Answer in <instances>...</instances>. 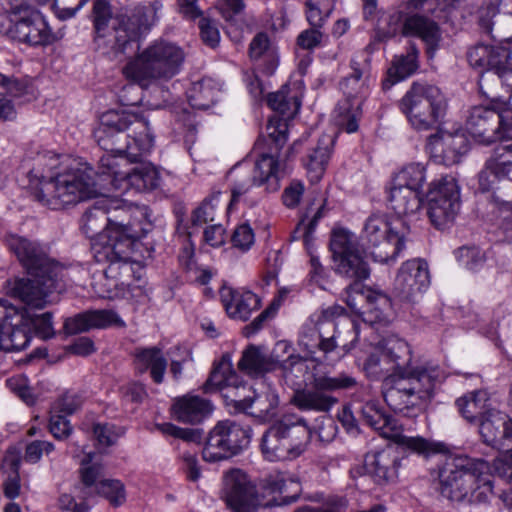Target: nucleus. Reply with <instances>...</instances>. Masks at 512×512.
Segmentation results:
<instances>
[{"label":"nucleus","instance_id":"obj_1","mask_svg":"<svg viewBox=\"0 0 512 512\" xmlns=\"http://www.w3.org/2000/svg\"><path fill=\"white\" fill-rule=\"evenodd\" d=\"M9 250L25 268L28 277L7 281V294L31 308L42 309L52 292L61 293L74 282L72 266H64L50 258L36 241L19 235L6 239Z\"/></svg>","mask_w":512,"mask_h":512},{"label":"nucleus","instance_id":"obj_2","mask_svg":"<svg viewBox=\"0 0 512 512\" xmlns=\"http://www.w3.org/2000/svg\"><path fill=\"white\" fill-rule=\"evenodd\" d=\"M94 138L105 153L100 157L93 179L111 174L115 168L140 162L154 145V134L148 120L125 109L108 110L101 114Z\"/></svg>","mask_w":512,"mask_h":512},{"label":"nucleus","instance_id":"obj_3","mask_svg":"<svg viewBox=\"0 0 512 512\" xmlns=\"http://www.w3.org/2000/svg\"><path fill=\"white\" fill-rule=\"evenodd\" d=\"M132 169L115 168L111 174L93 179V171H71L56 178V183L47 185L45 192H54L48 204L59 208L65 204H77L97 196H106L112 191L126 190L151 191L159 187L161 176L151 163L138 162Z\"/></svg>","mask_w":512,"mask_h":512},{"label":"nucleus","instance_id":"obj_4","mask_svg":"<svg viewBox=\"0 0 512 512\" xmlns=\"http://www.w3.org/2000/svg\"><path fill=\"white\" fill-rule=\"evenodd\" d=\"M493 471L512 484V455L496 458L491 465L483 458L455 455L438 468L437 490L460 504H485L493 496Z\"/></svg>","mask_w":512,"mask_h":512},{"label":"nucleus","instance_id":"obj_5","mask_svg":"<svg viewBox=\"0 0 512 512\" xmlns=\"http://www.w3.org/2000/svg\"><path fill=\"white\" fill-rule=\"evenodd\" d=\"M161 7L159 1H154L148 6L121 7L113 13L108 0H93L91 19L96 49L113 57L134 52L157 22Z\"/></svg>","mask_w":512,"mask_h":512},{"label":"nucleus","instance_id":"obj_6","mask_svg":"<svg viewBox=\"0 0 512 512\" xmlns=\"http://www.w3.org/2000/svg\"><path fill=\"white\" fill-rule=\"evenodd\" d=\"M345 308L334 304L323 308L314 327L304 328L299 337V346L317 362L333 363L341 360L358 341V326L351 322L343 333L335 320L344 315Z\"/></svg>","mask_w":512,"mask_h":512},{"label":"nucleus","instance_id":"obj_7","mask_svg":"<svg viewBox=\"0 0 512 512\" xmlns=\"http://www.w3.org/2000/svg\"><path fill=\"white\" fill-rule=\"evenodd\" d=\"M443 377V371L437 366L390 374L382 384L383 398L394 412L415 417L432 398L436 384Z\"/></svg>","mask_w":512,"mask_h":512},{"label":"nucleus","instance_id":"obj_8","mask_svg":"<svg viewBox=\"0 0 512 512\" xmlns=\"http://www.w3.org/2000/svg\"><path fill=\"white\" fill-rule=\"evenodd\" d=\"M185 58L186 54L178 44L159 39L138 53L124 71L142 85L151 80H170L180 72Z\"/></svg>","mask_w":512,"mask_h":512},{"label":"nucleus","instance_id":"obj_9","mask_svg":"<svg viewBox=\"0 0 512 512\" xmlns=\"http://www.w3.org/2000/svg\"><path fill=\"white\" fill-rule=\"evenodd\" d=\"M352 72L340 82L345 99L334 110V121L339 129L354 133L362 117L363 98L371 82V58L367 52L356 54L350 61Z\"/></svg>","mask_w":512,"mask_h":512},{"label":"nucleus","instance_id":"obj_10","mask_svg":"<svg viewBox=\"0 0 512 512\" xmlns=\"http://www.w3.org/2000/svg\"><path fill=\"white\" fill-rule=\"evenodd\" d=\"M266 132L264 141L267 148L248 172L258 186L266 185L268 192H275L280 188V178L285 172L286 162L295 153L300 141H295L281 154L288 140L287 124L284 121L271 120L266 126Z\"/></svg>","mask_w":512,"mask_h":512},{"label":"nucleus","instance_id":"obj_11","mask_svg":"<svg viewBox=\"0 0 512 512\" xmlns=\"http://www.w3.org/2000/svg\"><path fill=\"white\" fill-rule=\"evenodd\" d=\"M311 438L307 422L294 414L275 421L261 438V451L269 461H284L300 456Z\"/></svg>","mask_w":512,"mask_h":512},{"label":"nucleus","instance_id":"obj_12","mask_svg":"<svg viewBox=\"0 0 512 512\" xmlns=\"http://www.w3.org/2000/svg\"><path fill=\"white\" fill-rule=\"evenodd\" d=\"M446 107L445 97L438 87L420 82H414L399 101L400 111L418 131L437 128Z\"/></svg>","mask_w":512,"mask_h":512},{"label":"nucleus","instance_id":"obj_13","mask_svg":"<svg viewBox=\"0 0 512 512\" xmlns=\"http://www.w3.org/2000/svg\"><path fill=\"white\" fill-rule=\"evenodd\" d=\"M357 386L356 377L349 373L314 375L311 387L295 390L291 403L301 411L326 413L338 403L331 393L355 390Z\"/></svg>","mask_w":512,"mask_h":512},{"label":"nucleus","instance_id":"obj_14","mask_svg":"<svg viewBox=\"0 0 512 512\" xmlns=\"http://www.w3.org/2000/svg\"><path fill=\"white\" fill-rule=\"evenodd\" d=\"M360 414L365 424L385 438L392 439L404 452L409 451L424 458L440 452V444L431 442L421 436L402 434V425L388 415L375 402H367L361 406Z\"/></svg>","mask_w":512,"mask_h":512},{"label":"nucleus","instance_id":"obj_15","mask_svg":"<svg viewBox=\"0 0 512 512\" xmlns=\"http://www.w3.org/2000/svg\"><path fill=\"white\" fill-rule=\"evenodd\" d=\"M466 130L479 143L512 139V113L500 105H478L470 109Z\"/></svg>","mask_w":512,"mask_h":512},{"label":"nucleus","instance_id":"obj_16","mask_svg":"<svg viewBox=\"0 0 512 512\" xmlns=\"http://www.w3.org/2000/svg\"><path fill=\"white\" fill-rule=\"evenodd\" d=\"M251 440L249 426L230 420H222L210 430L202 450V458L216 463L240 454Z\"/></svg>","mask_w":512,"mask_h":512},{"label":"nucleus","instance_id":"obj_17","mask_svg":"<svg viewBox=\"0 0 512 512\" xmlns=\"http://www.w3.org/2000/svg\"><path fill=\"white\" fill-rule=\"evenodd\" d=\"M93 255L98 263H107L103 270L106 278L116 281V286H131L134 279L139 280L143 268L132 260L134 243L124 239L116 244L92 245Z\"/></svg>","mask_w":512,"mask_h":512},{"label":"nucleus","instance_id":"obj_18","mask_svg":"<svg viewBox=\"0 0 512 512\" xmlns=\"http://www.w3.org/2000/svg\"><path fill=\"white\" fill-rule=\"evenodd\" d=\"M102 200L107 215V234L101 235L92 245L116 244L126 238L135 243L151 231L150 221L142 224L138 219H132L133 208L123 200L107 197Z\"/></svg>","mask_w":512,"mask_h":512},{"label":"nucleus","instance_id":"obj_19","mask_svg":"<svg viewBox=\"0 0 512 512\" xmlns=\"http://www.w3.org/2000/svg\"><path fill=\"white\" fill-rule=\"evenodd\" d=\"M362 238L373 260L379 263L394 260L405 247L404 237L395 231L384 213H374L368 217Z\"/></svg>","mask_w":512,"mask_h":512},{"label":"nucleus","instance_id":"obj_20","mask_svg":"<svg viewBox=\"0 0 512 512\" xmlns=\"http://www.w3.org/2000/svg\"><path fill=\"white\" fill-rule=\"evenodd\" d=\"M330 249L336 264V272L355 282L365 280L370 275L368 263L358 248L354 234L345 229L334 230Z\"/></svg>","mask_w":512,"mask_h":512},{"label":"nucleus","instance_id":"obj_21","mask_svg":"<svg viewBox=\"0 0 512 512\" xmlns=\"http://www.w3.org/2000/svg\"><path fill=\"white\" fill-rule=\"evenodd\" d=\"M460 209V193L453 177L433 182L427 193V214L437 229L452 223Z\"/></svg>","mask_w":512,"mask_h":512},{"label":"nucleus","instance_id":"obj_22","mask_svg":"<svg viewBox=\"0 0 512 512\" xmlns=\"http://www.w3.org/2000/svg\"><path fill=\"white\" fill-rule=\"evenodd\" d=\"M1 30L9 38L32 46L48 45L54 40L45 18L34 8L10 16L8 26L1 25Z\"/></svg>","mask_w":512,"mask_h":512},{"label":"nucleus","instance_id":"obj_23","mask_svg":"<svg viewBox=\"0 0 512 512\" xmlns=\"http://www.w3.org/2000/svg\"><path fill=\"white\" fill-rule=\"evenodd\" d=\"M221 498L231 512H257L262 506L256 486L241 469H231L223 476Z\"/></svg>","mask_w":512,"mask_h":512},{"label":"nucleus","instance_id":"obj_24","mask_svg":"<svg viewBox=\"0 0 512 512\" xmlns=\"http://www.w3.org/2000/svg\"><path fill=\"white\" fill-rule=\"evenodd\" d=\"M32 338L25 314L6 299H0V350L20 351Z\"/></svg>","mask_w":512,"mask_h":512},{"label":"nucleus","instance_id":"obj_25","mask_svg":"<svg viewBox=\"0 0 512 512\" xmlns=\"http://www.w3.org/2000/svg\"><path fill=\"white\" fill-rule=\"evenodd\" d=\"M430 284L428 265L421 259L403 263L394 280L393 296L403 303H414Z\"/></svg>","mask_w":512,"mask_h":512},{"label":"nucleus","instance_id":"obj_26","mask_svg":"<svg viewBox=\"0 0 512 512\" xmlns=\"http://www.w3.org/2000/svg\"><path fill=\"white\" fill-rule=\"evenodd\" d=\"M346 304L365 321L381 322L385 318V312L390 309V298L370 288L363 289L360 282H354L346 290Z\"/></svg>","mask_w":512,"mask_h":512},{"label":"nucleus","instance_id":"obj_27","mask_svg":"<svg viewBox=\"0 0 512 512\" xmlns=\"http://www.w3.org/2000/svg\"><path fill=\"white\" fill-rule=\"evenodd\" d=\"M479 25L495 40H512V0H485Z\"/></svg>","mask_w":512,"mask_h":512},{"label":"nucleus","instance_id":"obj_28","mask_svg":"<svg viewBox=\"0 0 512 512\" xmlns=\"http://www.w3.org/2000/svg\"><path fill=\"white\" fill-rule=\"evenodd\" d=\"M38 166L39 169H33L31 171V173L34 174V176L38 179V182L35 185L33 184V182H31V196L35 201L52 210L64 209L68 206H71L72 204H65L59 208L52 207L50 204H48L46 200H48L49 197L54 194V192H45V189L48 184L56 183V178L59 175L71 171H93V168L87 165H83L77 168H69L61 172L55 171L59 167V158L56 154L51 152H48L38 158Z\"/></svg>","mask_w":512,"mask_h":512},{"label":"nucleus","instance_id":"obj_29","mask_svg":"<svg viewBox=\"0 0 512 512\" xmlns=\"http://www.w3.org/2000/svg\"><path fill=\"white\" fill-rule=\"evenodd\" d=\"M426 150L437 162L451 166L468 152L469 141L463 132L439 131L427 138Z\"/></svg>","mask_w":512,"mask_h":512},{"label":"nucleus","instance_id":"obj_30","mask_svg":"<svg viewBox=\"0 0 512 512\" xmlns=\"http://www.w3.org/2000/svg\"><path fill=\"white\" fill-rule=\"evenodd\" d=\"M478 85L482 96L490 101L489 104L508 107V100H512L511 62L499 69L483 70Z\"/></svg>","mask_w":512,"mask_h":512},{"label":"nucleus","instance_id":"obj_31","mask_svg":"<svg viewBox=\"0 0 512 512\" xmlns=\"http://www.w3.org/2000/svg\"><path fill=\"white\" fill-rule=\"evenodd\" d=\"M478 424L480 435L487 445L512 451V419L507 414L493 408Z\"/></svg>","mask_w":512,"mask_h":512},{"label":"nucleus","instance_id":"obj_32","mask_svg":"<svg viewBox=\"0 0 512 512\" xmlns=\"http://www.w3.org/2000/svg\"><path fill=\"white\" fill-rule=\"evenodd\" d=\"M262 488L267 494L279 495L273 497L272 501L262 503L264 507L291 504L297 501L302 492L300 481L286 472L270 473L262 480Z\"/></svg>","mask_w":512,"mask_h":512},{"label":"nucleus","instance_id":"obj_33","mask_svg":"<svg viewBox=\"0 0 512 512\" xmlns=\"http://www.w3.org/2000/svg\"><path fill=\"white\" fill-rule=\"evenodd\" d=\"M402 34L420 38L427 47V53L432 57L439 48L442 33L438 23L419 13L407 14L403 18Z\"/></svg>","mask_w":512,"mask_h":512},{"label":"nucleus","instance_id":"obj_34","mask_svg":"<svg viewBox=\"0 0 512 512\" xmlns=\"http://www.w3.org/2000/svg\"><path fill=\"white\" fill-rule=\"evenodd\" d=\"M111 325L124 326L123 320L112 310H88L67 318L64 330L67 334H77L94 328H106Z\"/></svg>","mask_w":512,"mask_h":512},{"label":"nucleus","instance_id":"obj_35","mask_svg":"<svg viewBox=\"0 0 512 512\" xmlns=\"http://www.w3.org/2000/svg\"><path fill=\"white\" fill-rule=\"evenodd\" d=\"M244 397L243 399H233V407L250 416L258 418L261 421H268L276 416L278 409V395L268 389L259 394Z\"/></svg>","mask_w":512,"mask_h":512},{"label":"nucleus","instance_id":"obj_36","mask_svg":"<svg viewBox=\"0 0 512 512\" xmlns=\"http://www.w3.org/2000/svg\"><path fill=\"white\" fill-rule=\"evenodd\" d=\"M220 296L229 317L246 321L251 313L260 308L259 297L251 291L224 287Z\"/></svg>","mask_w":512,"mask_h":512},{"label":"nucleus","instance_id":"obj_37","mask_svg":"<svg viewBox=\"0 0 512 512\" xmlns=\"http://www.w3.org/2000/svg\"><path fill=\"white\" fill-rule=\"evenodd\" d=\"M171 410L177 421L194 425L211 415L213 405L211 401L200 396L187 394L176 398Z\"/></svg>","mask_w":512,"mask_h":512},{"label":"nucleus","instance_id":"obj_38","mask_svg":"<svg viewBox=\"0 0 512 512\" xmlns=\"http://www.w3.org/2000/svg\"><path fill=\"white\" fill-rule=\"evenodd\" d=\"M406 459L407 456L400 459L392 450L387 449L367 455L364 467L375 483L382 485L396 479L400 462Z\"/></svg>","mask_w":512,"mask_h":512},{"label":"nucleus","instance_id":"obj_39","mask_svg":"<svg viewBox=\"0 0 512 512\" xmlns=\"http://www.w3.org/2000/svg\"><path fill=\"white\" fill-rule=\"evenodd\" d=\"M467 59L474 68L499 69L509 64L511 52L506 47L477 44L468 51Z\"/></svg>","mask_w":512,"mask_h":512},{"label":"nucleus","instance_id":"obj_40","mask_svg":"<svg viewBox=\"0 0 512 512\" xmlns=\"http://www.w3.org/2000/svg\"><path fill=\"white\" fill-rule=\"evenodd\" d=\"M134 364L135 369L141 374L149 370L151 378L156 384L163 382L167 369V360L160 348H136L134 351Z\"/></svg>","mask_w":512,"mask_h":512},{"label":"nucleus","instance_id":"obj_41","mask_svg":"<svg viewBox=\"0 0 512 512\" xmlns=\"http://www.w3.org/2000/svg\"><path fill=\"white\" fill-rule=\"evenodd\" d=\"M249 56L263 73L272 75L278 66V55L266 33H257L249 45Z\"/></svg>","mask_w":512,"mask_h":512},{"label":"nucleus","instance_id":"obj_42","mask_svg":"<svg viewBox=\"0 0 512 512\" xmlns=\"http://www.w3.org/2000/svg\"><path fill=\"white\" fill-rule=\"evenodd\" d=\"M458 412L471 424H478L493 408L485 390H475L458 398L455 402Z\"/></svg>","mask_w":512,"mask_h":512},{"label":"nucleus","instance_id":"obj_43","mask_svg":"<svg viewBox=\"0 0 512 512\" xmlns=\"http://www.w3.org/2000/svg\"><path fill=\"white\" fill-rule=\"evenodd\" d=\"M278 362V355H276V359L268 357L262 353L259 347L250 344L242 353L238 362V369L249 376L258 377L276 370Z\"/></svg>","mask_w":512,"mask_h":512},{"label":"nucleus","instance_id":"obj_44","mask_svg":"<svg viewBox=\"0 0 512 512\" xmlns=\"http://www.w3.org/2000/svg\"><path fill=\"white\" fill-rule=\"evenodd\" d=\"M230 386L238 388V376L233 369L231 356L224 354L214 365L210 376L203 385V391L211 393Z\"/></svg>","mask_w":512,"mask_h":512},{"label":"nucleus","instance_id":"obj_45","mask_svg":"<svg viewBox=\"0 0 512 512\" xmlns=\"http://www.w3.org/2000/svg\"><path fill=\"white\" fill-rule=\"evenodd\" d=\"M419 50L415 44H410L405 55L396 56L388 70V79L383 82V88L388 89L393 84L406 79L418 69Z\"/></svg>","mask_w":512,"mask_h":512},{"label":"nucleus","instance_id":"obj_46","mask_svg":"<svg viewBox=\"0 0 512 512\" xmlns=\"http://www.w3.org/2000/svg\"><path fill=\"white\" fill-rule=\"evenodd\" d=\"M288 91V86L284 85L279 91L268 94V106L280 115L271 117L268 124L271 120H279L284 121L288 125L287 121L292 119L299 112L301 106L300 100L296 96L289 97Z\"/></svg>","mask_w":512,"mask_h":512},{"label":"nucleus","instance_id":"obj_47","mask_svg":"<svg viewBox=\"0 0 512 512\" xmlns=\"http://www.w3.org/2000/svg\"><path fill=\"white\" fill-rule=\"evenodd\" d=\"M105 213L103 200L101 199L86 209L81 217V230L87 237L95 238L94 243L99 241L101 235L107 234L108 224Z\"/></svg>","mask_w":512,"mask_h":512},{"label":"nucleus","instance_id":"obj_48","mask_svg":"<svg viewBox=\"0 0 512 512\" xmlns=\"http://www.w3.org/2000/svg\"><path fill=\"white\" fill-rule=\"evenodd\" d=\"M219 91L220 89L214 80L203 78L191 85L187 91V98L191 107L208 109L217 101Z\"/></svg>","mask_w":512,"mask_h":512},{"label":"nucleus","instance_id":"obj_49","mask_svg":"<svg viewBox=\"0 0 512 512\" xmlns=\"http://www.w3.org/2000/svg\"><path fill=\"white\" fill-rule=\"evenodd\" d=\"M389 204L397 215L415 213L421 206L420 193L394 183L390 189Z\"/></svg>","mask_w":512,"mask_h":512},{"label":"nucleus","instance_id":"obj_50","mask_svg":"<svg viewBox=\"0 0 512 512\" xmlns=\"http://www.w3.org/2000/svg\"><path fill=\"white\" fill-rule=\"evenodd\" d=\"M333 144L334 139L332 136L323 135L319 138L318 144L312 153L309 154L306 167L312 181H319L323 176Z\"/></svg>","mask_w":512,"mask_h":512},{"label":"nucleus","instance_id":"obj_51","mask_svg":"<svg viewBox=\"0 0 512 512\" xmlns=\"http://www.w3.org/2000/svg\"><path fill=\"white\" fill-rule=\"evenodd\" d=\"M386 357L392 366L393 374L410 373L411 351L407 342L398 338H390L385 341Z\"/></svg>","mask_w":512,"mask_h":512},{"label":"nucleus","instance_id":"obj_52","mask_svg":"<svg viewBox=\"0 0 512 512\" xmlns=\"http://www.w3.org/2000/svg\"><path fill=\"white\" fill-rule=\"evenodd\" d=\"M281 369L282 376L290 386L300 385L301 378L308 370L306 361L298 355L290 354L287 359L280 360L277 369Z\"/></svg>","mask_w":512,"mask_h":512},{"label":"nucleus","instance_id":"obj_53","mask_svg":"<svg viewBox=\"0 0 512 512\" xmlns=\"http://www.w3.org/2000/svg\"><path fill=\"white\" fill-rule=\"evenodd\" d=\"M510 176L511 173L490 155L478 175L479 189L488 192L493 189L497 180Z\"/></svg>","mask_w":512,"mask_h":512},{"label":"nucleus","instance_id":"obj_54","mask_svg":"<svg viewBox=\"0 0 512 512\" xmlns=\"http://www.w3.org/2000/svg\"><path fill=\"white\" fill-rule=\"evenodd\" d=\"M306 19L312 27L322 28L331 16L334 7V0H307Z\"/></svg>","mask_w":512,"mask_h":512},{"label":"nucleus","instance_id":"obj_55","mask_svg":"<svg viewBox=\"0 0 512 512\" xmlns=\"http://www.w3.org/2000/svg\"><path fill=\"white\" fill-rule=\"evenodd\" d=\"M426 180L425 167L419 163L406 165L394 178V183L420 193Z\"/></svg>","mask_w":512,"mask_h":512},{"label":"nucleus","instance_id":"obj_56","mask_svg":"<svg viewBox=\"0 0 512 512\" xmlns=\"http://www.w3.org/2000/svg\"><path fill=\"white\" fill-rule=\"evenodd\" d=\"M220 196V191H213L201 202V204L192 212L191 222L193 226H202L215 220Z\"/></svg>","mask_w":512,"mask_h":512},{"label":"nucleus","instance_id":"obj_57","mask_svg":"<svg viewBox=\"0 0 512 512\" xmlns=\"http://www.w3.org/2000/svg\"><path fill=\"white\" fill-rule=\"evenodd\" d=\"M93 494L104 497L112 506H121L126 501L124 484L116 479H104L99 481L98 488Z\"/></svg>","mask_w":512,"mask_h":512},{"label":"nucleus","instance_id":"obj_58","mask_svg":"<svg viewBox=\"0 0 512 512\" xmlns=\"http://www.w3.org/2000/svg\"><path fill=\"white\" fill-rule=\"evenodd\" d=\"M457 261L470 271H478L485 263L484 252L476 246H462L455 251Z\"/></svg>","mask_w":512,"mask_h":512},{"label":"nucleus","instance_id":"obj_59","mask_svg":"<svg viewBox=\"0 0 512 512\" xmlns=\"http://www.w3.org/2000/svg\"><path fill=\"white\" fill-rule=\"evenodd\" d=\"M364 370L373 378H380L388 373L393 374L392 366L384 349L376 350L369 355L364 363Z\"/></svg>","mask_w":512,"mask_h":512},{"label":"nucleus","instance_id":"obj_60","mask_svg":"<svg viewBox=\"0 0 512 512\" xmlns=\"http://www.w3.org/2000/svg\"><path fill=\"white\" fill-rule=\"evenodd\" d=\"M24 314L27 325L31 327L32 334L34 333L44 340L52 338L55 335L52 324V313L45 312L40 315H30L28 313Z\"/></svg>","mask_w":512,"mask_h":512},{"label":"nucleus","instance_id":"obj_61","mask_svg":"<svg viewBox=\"0 0 512 512\" xmlns=\"http://www.w3.org/2000/svg\"><path fill=\"white\" fill-rule=\"evenodd\" d=\"M81 482L84 486V494L87 496L93 495V492L98 488V483L103 478V469L101 465L94 464L80 469Z\"/></svg>","mask_w":512,"mask_h":512},{"label":"nucleus","instance_id":"obj_62","mask_svg":"<svg viewBox=\"0 0 512 512\" xmlns=\"http://www.w3.org/2000/svg\"><path fill=\"white\" fill-rule=\"evenodd\" d=\"M324 210L325 205L323 204L317 209L315 214L307 223L306 218H302L293 233V238H303L304 242L308 244L318 224L319 219H321L324 215Z\"/></svg>","mask_w":512,"mask_h":512},{"label":"nucleus","instance_id":"obj_63","mask_svg":"<svg viewBox=\"0 0 512 512\" xmlns=\"http://www.w3.org/2000/svg\"><path fill=\"white\" fill-rule=\"evenodd\" d=\"M254 231L248 223L238 225L231 235V242L234 247L247 251L254 244Z\"/></svg>","mask_w":512,"mask_h":512},{"label":"nucleus","instance_id":"obj_64","mask_svg":"<svg viewBox=\"0 0 512 512\" xmlns=\"http://www.w3.org/2000/svg\"><path fill=\"white\" fill-rule=\"evenodd\" d=\"M200 18L201 19L199 21V29L201 39L206 45L212 48L216 47L220 40V33L215 21L207 17Z\"/></svg>","mask_w":512,"mask_h":512}]
</instances>
